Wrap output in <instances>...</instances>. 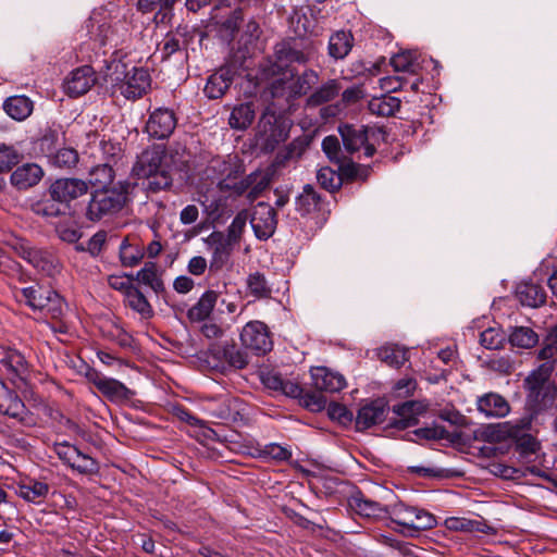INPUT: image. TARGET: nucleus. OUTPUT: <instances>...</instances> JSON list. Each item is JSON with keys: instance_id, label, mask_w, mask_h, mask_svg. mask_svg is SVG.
<instances>
[{"instance_id": "obj_1", "label": "nucleus", "mask_w": 557, "mask_h": 557, "mask_svg": "<svg viewBox=\"0 0 557 557\" xmlns=\"http://www.w3.org/2000/svg\"><path fill=\"white\" fill-rule=\"evenodd\" d=\"M176 166L173 153L162 145H153L137 157L132 173L137 178H146L148 190L157 193L172 185V172Z\"/></svg>"}, {"instance_id": "obj_2", "label": "nucleus", "mask_w": 557, "mask_h": 557, "mask_svg": "<svg viewBox=\"0 0 557 557\" xmlns=\"http://www.w3.org/2000/svg\"><path fill=\"white\" fill-rule=\"evenodd\" d=\"M104 79L110 83L114 91H119L126 99L140 98L150 87V75L145 69L133 67L129 72L127 64L113 59L106 65Z\"/></svg>"}, {"instance_id": "obj_3", "label": "nucleus", "mask_w": 557, "mask_h": 557, "mask_svg": "<svg viewBox=\"0 0 557 557\" xmlns=\"http://www.w3.org/2000/svg\"><path fill=\"white\" fill-rule=\"evenodd\" d=\"M13 295L18 302L53 320H61L66 310L63 298L55 290L36 282L29 286H15Z\"/></svg>"}, {"instance_id": "obj_4", "label": "nucleus", "mask_w": 557, "mask_h": 557, "mask_svg": "<svg viewBox=\"0 0 557 557\" xmlns=\"http://www.w3.org/2000/svg\"><path fill=\"white\" fill-rule=\"evenodd\" d=\"M126 201L127 189L121 183L111 188H98L90 195L85 213L86 218L92 222L110 218L120 212Z\"/></svg>"}, {"instance_id": "obj_5", "label": "nucleus", "mask_w": 557, "mask_h": 557, "mask_svg": "<svg viewBox=\"0 0 557 557\" xmlns=\"http://www.w3.org/2000/svg\"><path fill=\"white\" fill-rule=\"evenodd\" d=\"M531 423L532 417L527 414L518 420L490 425L486 429V436L497 442L515 438L523 453H535L539 448V443L532 435L525 433L530 430Z\"/></svg>"}, {"instance_id": "obj_6", "label": "nucleus", "mask_w": 557, "mask_h": 557, "mask_svg": "<svg viewBox=\"0 0 557 557\" xmlns=\"http://www.w3.org/2000/svg\"><path fill=\"white\" fill-rule=\"evenodd\" d=\"M345 149L355 152L364 149L366 157H372L375 152V143L384 138L385 133L380 127L356 126L344 124L338 127Z\"/></svg>"}, {"instance_id": "obj_7", "label": "nucleus", "mask_w": 557, "mask_h": 557, "mask_svg": "<svg viewBox=\"0 0 557 557\" xmlns=\"http://www.w3.org/2000/svg\"><path fill=\"white\" fill-rule=\"evenodd\" d=\"M550 370L552 366L543 364L524 381L528 391V405L534 412L547 408L554 401L555 392L548 385Z\"/></svg>"}, {"instance_id": "obj_8", "label": "nucleus", "mask_w": 557, "mask_h": 557, "mask_svg": "<svg viewBox=\"0 0 557 557\" xmlns=\"http://www.w3.org/2000/svg\"><path fill=\"white\" fill-rule=\"evenodd\" d=\"M387 517H391L395 523L414 532L432 529L436 524L431 512L404 503L389 506Z\"/></svg>"}, {"instance_id": "obj_9", "label": "nucleus", "mask_w": 557, "mask_h": 557, "mask_svg": "<svg viewBox=\"0 0 557 557\" xmlns=\"http://www.w3.org/2000/svg\"><path fill=\"white\" fill-rule=\"evenodd\" d=\"M210 169L222 178L219 183L221 189H233L236 195H242L246 191L249 185L248 182H233L242 173L237 157L215 158L211 161Z\"/></svg>"}, {"instance_id": "obj_10", "label": "nucleus", "mask_w": 557, "mask_h": 557, "mask_svg": "<svg viewBox=\"0 0 557 557\" xmlns=\"http://www.w3.org/2000/svg\"><path fill=\"white\" fill-rule=\"evenodd\" d=\"M239 337L243 346L257 355H264L273 347L268 326L258 320L246 323Z\"/></svg>"}, {"instance_id": "obj_11", "label": "nucleus", "mask_w": 557, "mask_h": 557, "mask_svg": "<svg viewBox=\"0 0 557 557\" xmlns=\"http://www.w3.org/2000/svg\"><path fill=\"white\" fill-rule=\"evenodd\" d=\"M177 119L173 110L158 108L150 113L146 123V132L156 139L168 138L175 129Z\"/></svg>"}, {"instance_id": "obj_12", "label": "nucleus", "mask_w": 557, "mask_h": 557, "mask_svg": "<svg viewBox=\"0 0 557 557\" xmlns=\"http://www.w3.org/2000/svg\"><path fill=\"white\" fill-rule=\"evenodd\" d=\"M250 224L257 238L268 239L276 228L275 210L265 202H258L253 208Z\"/></svg>"}, {"instance_id": "obj_13", "label": "nucleus", "mask_w": 557, "mask_h": 557, "mask_svg": "<svg viewBox=\"0 0 557 557\" xmlns=\"http://www.w3.org/2000/svg\"><path fill=\"white\" fill-rule=\"evenodd\" d=\"M95 71L89 65H83L73 70L64 82V91L70 97L85 95L96 84Z\"/></svg>"}, {"instance_id": "obj_14", "label": "nucleus", "mask_w": 557, "mask_h": 557, "mask_svg": "<svg viewBox=\"0 0 557 557\" xmlns=\"http://www.w3.org/2000/svg\"><path fill=\"white\" fill-rule=\"evenodd\" d=\"M317 53V47L312 42H308L304 46H299L297 42L294 44H282L277 46L275 54L277 61L282 64H306L314 58Z\"/></svg>"}, {"instance_id": "obj_15", "label": "nucleus", "mask_w": 557, "mask_h": 557, "mask_svg": "<svg viewBox=\"0 0 557 557\" xmlns=\"http://www.w3.org/2000/svg\"><path fill=\"white\" fill-rule=\"evenodd\" d=\"M88 190L87 184L78 178L57 180L49 188L50 197L64 206L83 195Z\"/></svg>"}, {"instance_id": "obj_16", "label": "nucleus", "mask_w": 557, "mask_h": 557, "mask_svg": "<svg viewBox=\"0 0 557 557\" xmlns=\"http://www.w3.org/2000/svg\"><path fill=\"white\" fill-rule=\"evenodd\" d=\"M0 413L18 422H27L28 410L18 395L0 380Z\"/></svg>"}, {"instance_id": "obj_17", "label": "nucleus", "mask_w": 557, "mask_h": 557, "mask_svg": "<svg viewBox=\"0 0 557 557\" xmlns=\"http://www.w3.org/2000/svg\"><path fill=\"white\" fill-rule=\"evenodd\" d=\"M428 407L429 404L424 400H409L394 406L393 411L397 418L393 425L397 429H406L417 424L419 416L423 414Z\"/></svg>"}, {"instance_id": "obj_18", "label": "nucleus", "mask_w": 557, "mask_h": 557, "mask_svg": "<svg viewBox=\"0 0 557 557\" xmlns=\"http://www.w3.org/2000/svg\"><path fill=\"white\" fill-rule=\"evenodd\" d=\"M209 245L212 257L210 261V269L218 271L224 267L228 261L232 252V247L235 245L230 239L225 238V235L220 232H213L206 239Z\"/></svg>"}, {"instance_id": "obj_19", "label": "nucleus", "mask_w": 557, "mask_h": 557, "mask_svg": "<svg viewBox=\"0 0 557 557\" xmlns=\"http://www.w3.org/2000/svg\"><path fill=\"white\" fill-rule=\"evenodd\" d=\"M0 373L14 384L24 381L27 373L25 358L16 350H8L0 357Z\"/></svg>"}, {"instance_id": "obj_20", "label": "nucleus", "mask_w": 557, "mask_h": 557, "mask_svg": "<svg viewBox=\"0 0 557 557\" xmlns=\"http://www.w3.org/2000/svg\"><path fill=\"white\" fill-rule=\"evenodd\" d=\"M50 486L45 481L33 478L21 479L15 484V493L28 503L41 504L48 496Z\"/></svg>"}, {"instance_id": "obj_21", "label": "nucleus", "mask_w": 557, "mask_h": 557, "mask_svg": "<svg viewBox=\"0 0 557 557\" xmlns=\"http://www.w3.org/2000/svg\"><path fill=\"white\" fill-rule=\"evenodd\" d=\"M233 79L234 70L231 66H222L208 77L203 92L210 99H220L230 88Z\"/></svg>"}, {"instance_id": "obj_22", "label": "nucleus", "mask_w": 557, "mask_h": 557, "mask_svg": "<svg viewBox=\"0 0 557 557\" xmlns=\"http://www.w3.org/2000/svg\"><path fill=\"white\" fill-rule=\"evenodd\" d=\"M311 376L315 388L320 391L336 393L346 387L344 375L325 367L312 369Z\"/></svg>"}, {"instance_id": "obj_23", "label": "nucleus", "mask_w": 557, "mask_h": 557, "mask_svg": "<svg viewBox=\"0 0 557 557\" xmlns=\"http://www.w3.org/2000/svg\"><path fill=\"white\" fill-rule=\"evenodd\" d=\"M18 253L23 259L28 261L34 268L39 271L51 275L57 270V262L54 257L44 250L30 247L25 244H21Z\"/></svg>"}, {"instance_id": "obj_24", "label": "nucleus", "mask_w": 557, "mask_h": 557, "mask_svg": "<svg viewBox=\"0 0 557 557\" xmlns=\"http://www.w3.org/2000/svg\"><path fill=\"white\" fill-rule=\"evenodd\" d=\"M388 408L383 400H374L362 406L357 414L356 424L358 429H369L385 420Z\"/></svg>"}, {"instance_id": "obj_25", "label": "nucleus", "mask_w": 557, "mask_h": 557, "mask_svg": "<svg viewBox=\"0 0 557 557\" xmlns=\"http://www.w3.org/2000/svg\"><path fill=\"white\" fill-rule=\"evenodd\" d=\"M290 22L298 36H318L322 32V27L314 17L313 10L309 7L296 11Z\"/></svg>"}, {"instance_id": "obj_26", "label": "nucleus", "mask_w": 557, "mask_h": 557, "mask_svg": "<svg viewBox=\"0 0 557 557\" xmlns=\"http://www.w3.org/2000/svg\"><path fill=\"white\" fill-rule=\"evenodd\" d=\"M44 175L42 169L35 163H26L14 170L11 183L18 189H27L39 183Z\"/></svg>"}, {"instance_id": "obj_27", "label": "nucleus", "mask_w": 557, "mask_h": 557, "mask_svg": "<svg viewBox=\"0 0 557 557\" xmlns=\"http://www.w3.org/2000/svg\"><path fill=\"white\" fill-rule=\"evenodd\" d=\"M219 294L215 290H206L198 301L193 305L187 317L191 322H202L210 318L214 307L216 306Z\"/></svg>"}, {"instance_id": "obj_28", "label": "nucleus", "mask_w": 557, "mask_h": 557, "mask_svg": "<svg viewBox=\"0 0 557 557\" xmlns=\"http://www.w3.org/2000/svg\"><path fill=\"white\" fill-rule=\"evenodd\" d=\"M478 409L491 418H504L510 411L507 400L503 396L493 393L479 398Z\"/></svg>"}, {"instance_id": "obj_29", "label": "nucleus", "mask_w": 557, "mask_h": 557, "mask_svg": "<svg viewBox=\"0 0 557 557\" xmlns=\"http://www.w3.org/2000/svg\"><path fill=\"white\" fill-rule=\"evenodd\" d=\"M255 116L256 110L253 102L239 103L233 107L228 117V125L233 129L244 131L251 125Z\"/></svg>"}, {"instance_id": "obj_30", "label": "nucleus", "mask_w": 557, "mask_h": 557, "mask_svg": "<svg viewBox=\"0 0 557 557\" xmlns=\"http://www.w3.org/2000/svg\"><path fill=\"white\" fill-rule=\"evenodd\" d=\"M350 507L360 516L372 519H383L388 516V507L366 498L363 496H355L350 500Z\"/></svg>"}, {"instance_id": "obj_31", "label": "nucleus", "mask_w": 557, "mask_h": 557, "mask_svg": "<svg viewBox=\"0 0 557 557\" xmlns=\"http://www.w3.org/2000/svg\"><path fill=\"white\" fill-rule=\"evenodd\" d=\"M517 297L522 305L536 308L545 302L546 293L542 286L525 282L518 286Z\"/></svg>"}, {"instance_id": "obj_32", "label": "nucleus", "mask_w": 557, "mask_h": 557, "mask_svg": "<svg viewBox=\"0 0 557 557\" xmlns=\"http://www.w3.org/2000/svg\"><path fill=\"white\" fill-rule=\"evenodd\" d=\"M354 47V37L350 32L338 30L329 40V54L335 60L344 59Z\"/></svg>"}, {"instance_id": "obj_33", "label": "nucleus", "mask_w": 557, "mask_h": 557, "mask_svg": "<svg viewBox=\"0 0 557 557\" xmlns=\"http://www.w3.org/2000/svg\"><path fill=\"white\" fill-rule=\"evenodd\" d=\"M101 42L117 47L129 37V26L125 21H117L113 25L100 27Z\"/></svg>"}, {"instance_id": "obj_34", "label": "nucleus", "mask_w": 557, "mask_h": 557, "mask_svg": "<svg viewBox=\"0 0 557 557\" xmlns=\"http://www.w3.org/2000/svg\"><path fill=\"white\" fill-rule=\"evenodd\" d=\"M3 109L12 119L23 121L30 115L33 101L26 96H12L4 101Z\"/></svg>"}, {"instance_id": "obj_35", "label": "nucleus", "mask_w": 557, "mask_h": 557, "mask_svg": "<svg viewBox=\"0 0 557 557\" xmlns=\"http://www.w3.org/2000/svg\"><path fill=\"white\" fill-rule=\"evenodd\" d=\"M400 108V100L391 95H383L373 97L369 103L368 109L373 115L377 116H392Z\"/></svg>"}, {"instance_id": "obj_36", "label": "nucleus", "mask_w": 557, "mask_h": 557, "mask_svg": "<svg viewBox=\"0 0 557 557\" xmlns=\"http://www.w3.org/2000/svg\"><path fill=\"white\" fill-rule=\"evenodd\" d=\"M295 73L292 70H287L283 77L276 78L271 84V94L274 98H284L286 100L295 99L298 94H294L296 89Z\"/></svg>"}, {"instance_id": "obj_37", "label": "nucleus", "mask_w": 557, "mask_h": 557, "mask_svg": "<svg viewBox=\"0 0 557 557\" xmlns=\"http://www.w3.org/2000/svg\"><path fill=\"white\" fill-rule=\"evenodd\" d=\"M99 392L113 403H123L133 396V392L126 385L113 377H107Z\"/></svg>"}, {"instance_id": "obj_38", "label": "nucleus", "mask_w": 557, "mask_h": 557, "mask_svg": "<svg viewBox=\"0 0 557 557\" xmlns=\"http://www.w3.org/2000/svg\"><path fill=\"white\" fill-rule=\"evenodd\" d=\"M341 86L337 81L330 79L317 88L307 99L309 107H318L338 96Z\"/></svg>"}, {"instance_id": "obj_39", "label": "nucleus", "mask_w": 557, "mask_h": 557, "mask_svg": "<svg viewBox=\"0 0 557 557\" xmlns=\"http://www.w3.org/2000/svg\"><path fill=\"white\" fill-rule=\"evenodd\" d=\"M321 207V197L311 185H306L296 198V210L302 214H311Z\"/></svg>"}, {"instance_id": "obj_40", "label": "nucleus", "mask_w": 557, "mask_h": 557, "mask_svg": "<svg viewBox=\"0 0 557 557\" xmlns=\"http://www.w3.org/2000/svg\"><path fill=\"white\" fill-rule=\"evenodd\" d=\"M216 356L235 369H244L248 364V356L233 344L216 348Z\"/></svg>"}, {"instance_id": "obj_41", "label": "nucleus", "mask_w": 557, "mask_h": 557, "mask_svg": "<svg viewBox=\"0 0 557 557\" xmlns=\"http://www.w3.org/2000/svg\"><path fill=\"white\" fill-rule=\"evenodd\" d=\"M115 177V171L112 163L98 164L89 171V183L99 188H111Z\"/></svg>"}, {"instance_id": "obj_42", "label": "nucleus", "mask_w": 557, "mask_h": 557, "mask_svg": "<svg viewBox=\"0 0 557 557\" xmlns=\"http://www.w3.org/2000/svg\"><path fill=\"white\" fill-rule=\"evenodd\" d=\"M414 435L424 440H447L451 443L461 442V432H448L444 426L441 425L420 428L414 431Z\"/></svg>"}, {"instance_id": "obj_43", "label": "nucleus", "mask_w": 557, "mask_h": 557, "mask_svg": "<svg viewBox=\"0 0 557 557\" xmlns=\"http://www.w3.org/2000/svg\"><path fill=\"white\" fill-rule=\"evenodd\" d=\"M87 145H96L99 139V135L96 132H89L86 134ZM98 149L102 157L107 160L106 163H116V160L121 156V147L110 140H99Z\"/></svg>"}, {"instance_id": "obj_44", "label": "nucleus", "mask_w": 557, "mask_h": 557, "mask_svg": "<svg viewBox=\"0 0 557 557\" xmlns=\"http://www.w3.org/2000/svg\"><path fill=\"white\" fill-rule=\"evenodd\" d=\"M377 356L380 360L394 368L401 367L408 360L407 350L398 345L381 347Z\"/></svg>"}, {"instance_id": "obj_45", "label": "nucleus", "mask_w": 557, "mask_h": 557, "mask_svg": "<svg viewBox=\"0 0 557 557\" xmlns=\"http://www.w3.org/2000/svg\"><path fill=\"white\" fill-rule=\"evenodd\" d=\"M391 65L396 72L416 73L419 67L416 51H400L391 58Z\"/></svg>"}, {"instance_id": "obj_46", "label": "nucleus", "mask_w": 557, "mask_h": 557, "mask_svg": "<svg viewBox=\"0 0 557 557\" xmlns=\"http://www.w3.org/2000/svg\"><path fill=\"white\" fill-rule=\"evenodd\" d=\"M126 304L136 312H138L143 318L152 317V308L145 295L137 288H131L125 295Z\"/></svg>"}, {"instance_id": "obj_47", "label": "nucleus", "mask_w": 557, "mask_h": 557, "mask_svg": "<svg viewBox=\"0 0 557 557\" xmlns=\"http://www.w3.org/2000/svg\"><path fill=\"white\" fill-rule=\"evenodd\" d=\"M247 288L249 294L258 299L269 298L272 294V288L268 284L265 276L260 272L248 275Z\"/></svg>"}, {"instance_id": "obj_48", "label": "nucleus", "mask_w": 557, "mask_h": 557, "mask_svg": "<svg viewBox=\"0 0 557 557\" xmlns=\"http://www.w3.org/2000/svg\"><path fill=\"white\" fill-rule=\"evenodd\" d=\"M513 346L521 348H531L537 343L536 333L527 326L516 327L509 336Z\"/></svg>"}, {"instance_id": "obj_49", "label": "nucleus", "mask_w": 557, "mask_h": 557, "mask_svg": "<svg viewBox=\"0 0 557 557\" xmlns=\"http://www.w3.org/2000/svg\"><path fill=\"white\" fill-rule=\"evenodd\" d=\"M137 280L151 287L156 293L164 290V284L159 277L153 263H147L140 271H138Z\"/></svg>"}, {"instance_id": "obj_50", "label": "nucleus", "mask_w": 557, "mask_h": 557, "mask_svg": "<svg viewBox=\"0 0 557 557\" xmlns=\"http://www.w3.org/2000/svg\"><path fill=\"white\" fill-rule=\"evenodd\" d=\"M212 18L218 25L221 26V28L228 32L230 34H234L238 29L243 20V13L242 10L238 9H228L226 14L220 16L216 12L212 15Z\"/></svg>"}, {"instance_id": "obj_51", "label": "nucleus", "mask_w": 557, "mask_h": 557, "mask_svg": "<svg viewBox=\"0 0 557 557\" xmlns=\"http://www.w3.org/2000/svg\"><path fill=\"white\" fill-rule=\"evenodd\" d=\"M318 183L325 189L334 191L342 185L341 175L329 166L321 168L317 173Z\"/></svg>"}, {"instance_id": "obj_52", "label": "nucleus", "mask_w": 557, "mask_h": 557, "mask_svg": "<svg viewBox=\"0 0 557 557\" xmlns=\"http://www.w3.org/2000/svg\"><path fill=\"white\" fill-rule=\"evenodd\" d=\"M143 258V252L137 246L131 245L124 239L120 245V259L123 265L134 267Z\"/></svg>"}, {"instance_id": "obj_53", "label": "nucleus", "mask_w": 557, "mask_h": 557, "mask_svg": "<svg viewBox=\"0 0 557 557\" xmlns=\"http://www.w3.org/2000/svg\"><path fill=\"white\" fill-rule=\"evenodd\" d=\"M248 220L247 211L243 210L238 212L233 219L232 223L227 227V234L225 238L230 239L233 244H237L242 237V234L246 227Z\"/></svg>"}, {"instance_id": "obj_54", "label": "nucleus", "mask_w": 557, "mask_h": 557, "mask_svg": "<svg viewBox=\"0 0 557 557\" xmlns=\"http://www.w3.org/2000/svg\"><path fill=\"white\" fill-rule=\"evenodd\" d=\"M505 342V335L502 331L488 327L480 335V343L487 349H499Z\"/></svg>"}, {"instance_id": "obj_55", "label": "nucleus", "mask_w": 557, "mask_h": 557, "mask_svg": "<svg viewBox=\"0 0 557 557\" xmlns=\"http://www.w3.org/2000/svg\"><path fill=\"white\" fill-rule=\"evenodd\" d=\"M319 81V75L313 70L305 71L300 76H295L296 89L294 94H298V96L307 94L313 85H315Z\"/></svg>"}, {"instance_id": "obj_56", "label": "nucleus", "mask_w": 557, "mask_h": 557, "mask_svg": "<svg viewBox=\"0 0 557 557\" xmlns=\"http://www.w3.org/2000/svg\"><path fill=\"white\" fill-rule=\"evenodd\" d=\"M70 467L82 474H91L99 469L97 461L81 450L78 451V457H75L74 462Z\"/></svg>"}, {"instance_id": "obj_57", "label": "nucleus", "mask_w": 557, "mask_h": 557, "mask_svg": "<svg viewBox=\"0 0 557 557\" xmlns=\"http://www.w3.org/2000/svg\"><path fill=\"white\" fill-rule=\"evenodd\" d=\"M78 162V153L73 148H61L53 157V163L59 168H73Z\"/></svg>"}, {"instance_id": "obj_58", "label": "nucleus", "mask_w": 557, "mask_h": 557, "mask_svg": "<svg viewBox=\"0 0 557 557\" xmlns=\"http://www.w3.org/2000/svg\"><path fill=\"white\" fill-rule=\"evenodd\" d=\"M62 207L64 206L51 197L50 199L37 202L34 206V211L41 216H58L62 212Z\"/></svg>"}, {"instance_id": "obj_59", "label": "nucleus", "mask_w": 557, "mask_h": 557, "mask_svg": "<svg viewBox=\"0 0 557 557\" xmlns=\"http://www.w3.org/2000/svg\"><path fill=\"white\" fill-rule=\"evenodd\" d=\"M261 455L276 461H286L292 457V453L288 448L283 447L276 443L264 445V447L261 449Z\"/></svg>"}, {"instance_id": "obj_60", "label": "nucleus", "mask_w": 557, "mask_h": 557, "mask_svg": "<svg viewBox=\"0 0 557 557\" xmlns=\"http://www.w3.org/2000/svg\"><path fill=\"white\" fill-rule=\"evenodd\" d=\"M53 450L58 457L69 466L74 462L75 457H78L79 451L75 446L69 444L67 442L55 443Z\"/></svg>"}, {"instance_id": "obj_61", "label": "nucleus", "mask_w": 557, "mask_h": 557, "mask_svg": "<svg viewBox=\"0 0 557 557\" xmlns=\"http://www.w3.org/2000/svg\"><path fill=\"white\" fill-rule=\"evenodd\" d=\"M18 162V153L13 147L1 145L0 146V172L11 169L12 165Z\"/></svg>"}, {"instance_id": "obj_62", "label": "nucleus", "mask_w": 557, "mask_h": 557, "mask_svg": "<svg viewBox=\"0 0 557 557\" xmlns=\"http://www.w3.org/2000/svg\"><path fill=\"white\" fill-rule=\"evenodd\" d=\"M539 356L543 360L557 359V323L548 335V343L540 350Z\"/></svg>"}, {"instance_id": "obj_63", "label": "nucleus", "mask_w": 557, "mask_h": 557, "mask_svg": "<svg viewBox=\"0 0 557 557\" xmlns=\"http://www.w3.org/2000/svg\"><path fill=\"white\" fill-rule=\"evenodd\" d=\"M107 234L106 232H97L95 235H92L88 242L86 247L79 246L77 247L81 250H87L91 256H98L106 243Z\"/></svg>"}, {"instance_id": "obj_64", "label": "nucleus", "mask_w": 557, "mask_h": 557, "mask_svg": "<svg viewBox=\"0 0 557 557\" xmlns=\"http://www.w3.org/2000/svg\"><path fill=\"white\" fill-rule=\"evenodd\" d=\"M180 40L172 36H166L158 48L162 61L169 59L173 53L180 51Z\"/></svg>"}]
</instances>
